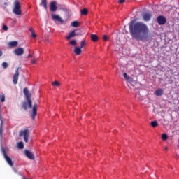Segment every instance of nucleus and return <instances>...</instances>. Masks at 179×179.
<instances>
[{"mask_svg":"<svg viewBox=\"0 0 179 179\" xmlns=\"http://www.w3.org/2000/svg\"><path fill=\"white\" fill-rule=\"evenodd\" d=\"M157 125H159V124H157V121L151 122V126L152 127V128H156Z\"/></svg>","mask_w":179,"mask_h":179,"instance_id":"obj_24","label":"nucleus"},{"mask_svg":"<svg viewBox=\"0 0 179 179\" xmlns=\"http://www.w3.org/2000/svg\"><path fill=\"white\" fill-rule=\"evenodd\" d=\"M3 55V52H2V50H0V57H2Z\"/></svg>","mask_w":179,"mask_h":179,"instance_id":"obj_36","label":"nucleus"},{"mask_svg":"<svg viewBox=\"0 0 179 179\" xmlns=\"http://www.w3.org/2000/svg\"><path fill=\"white\" fill-rule=\"evenodd\" d=\"M19 44V43L16 41H11L8 43L9 47H10L11 48H13V47H17V45Z\"/></svg>","mask_w":179,"mask_h":179,"instance_id":"obj_16","label":"nucleus"},{"mask_svg":"<svg viewBox=\"0 0 179 179\" xmlns=\"http://www.w3.org/2000/svg\"><path fill=\"white\" fill-rule=\"evenodd\" d=\"M3 30H5L6 31V30H8V26L3 25Z\"/></svg>","mask_w":179,"mask_h":179,"instance_id":"obj_33","label":"nucleus"},{"mask_svg":"<svg viewBox=\"0 0 179 179\" xmlns=\"http://www.w3.org/2000/svg\"><path fill=\"white\" fill-rule=\"evenodd\" d=\"M87 45V42H86L85 40L82 41L80 48H83V47H86Z\"/></svg>","mask_w":179,"mask_h":179,"instance_id":"obj_21","label":"nucleus"},{"mask_svg":"<svg viewBox=\"0 0 179 179\" xmlns=\"http://www.w3.org/2000/svg\"><path fill=\"white\" fill-rule=\"evenodd\" d=\"M29 31H31V33H34V29L33 28H30Z\"/></svg>","mask_w":179,"mask_h":179,"instance_id":"obj_35","label":"nucleus"},{"mask_svg":"<svg viewBox=\"0 0 179 179\" xmlns=\"http://www.w3.org/2000/svg\"><path fill=\"white\" fill-rule=\"evenodd\" d=\"M30 57H31V55H28V58H30Z\"/></svg>","mask_w":179,"mask_h":179,"instance_id":"obj_38","label":"nucleus"},{"mask_svg":"<svg viewBox=\"0 0 179 179\" xmlns=\"http://www.w3.org/2000/svg\"><path fill=\"white\" fill-rule=\"evenodd\" d=\"M52 19L55 22H59V23H64V20L59 15L52 14Z\"/></svg>","mask_w":179,"mask_h":179,"instance_id":"obj_9","label":"nucleus"},{"mask_svg":"<svg viewBox=\"0 0 179 179\" xmlns=\"http://www.w3.org/2000/svg\"><path fill=\"white\" fill-rule=\"evenodd\" d=\"M50 12H57V1H51L50 4Z\"/></svg>","mask_w":179,"mask_h":179,"instance_id":"obj_10","label":"nucleus"},{"mask_svg":"<svg viewBox=\"0 0 179 179\" xmlns=\"http://www.w3.org/2000/svg\"><path fill=\"white\" fill-rule=\"evenodd\" d=\"M40 5L44 8L45 10H48V6H47V0H41Z\"/></svg>","mask_w":179,"mask_h":179,"instance_id":"obj_15","label":"nucleus"},{"mask_svg":"<svg viewBox=\"0 0 179 179\" xmlns=\"http://www.w3.org/2000/svg\"><path fill=\"white\" fill-rule=\"evenodd\" d=\"M76 30H73L71 32L69 33V35L66 37V40H71V38H73L76 36Z\"/></svg>","mask_w":179,"mask_h":179,"instance_id":"obj_13","label":"nucleus"},{"mask_svg":"<svg viewBox=\"0 0 179 179\" xmlns=\"http://www.w3.org/2000/svg\"><path fill=\"white\" fill-rule=\"evenodd\" d=\"M20 136L24 137V141L25 143H29V138L30 136V131L29 129H24V130H21L19 134Z\"/></svg>","mask_w":179,"mask_h":179,"instance_id":"obj_3","label":"nucleus"},{"mask_svg":"<svg viewBox=\"0 0 179 179\" xmlns=\"http://www.w3.org/2000/svg\"><path fill=\"white\" fill-rule=\"evenodd\" d=\"M69 44H71V45H77L76 40L73 39L70 41Z\"/></svg>","mask_w":179,"mask_h":179,"instance_id":"obj_25","label":"nucleus"},{"mask_svg":"<svg viewBox=\"0 0 179 179\" xmlns=\"http://www.w3.org/2000/svg\"><path fill=\"white\" fill-rule=\"evenodd\" d=\"M24 153L28 159H30V160H34V154H33L31 152H30L28 150H26L24 151Z\"/></svg>","mask_w":179,"mask_h":179,"instance_id":"obj_12","label":"nucleus"},{"mask_svg":"<svg viewBox=\"0 0 179 179\" xmlns=\"http://www.w3.org/2000/svg\"><path fill=\"white\" fill-rule=\"evenodd\" d=\"M123 76L124 79H126V80H129V76H128V74H127V73H124Z\"/></svg>","mask_w":179,"mask_h":179,"instance_id":"obj_28","label":"nucleus"},{"mask_svg":"<svg viewBox=\"0 0 179 179\" xmlns=\"http://www.w3.org/2000/svg\"><path fill=\"white\" fill-rule=\"evenodd\" d=\"M169 148L167 147H165V150H167Z\"/></svg>","mask_w":179,"mask_h":179,"instance_id":"obj_39","label":"nucleus"},{"mask_svg":"<svg viewBox=\"0 0 179 179\" xmlns=\"http://www.w3.org/2000/svg\"><path fill=\"white\" fill-rule=\"evenodd\" d=\"M31 36L33 37V38H36V37H37V35H36L35 32H32L31 33Z\"/></svg>","mask_w":179,"mask_h":179,"instance_id":"obj_31","label":"nucleus"},{"mask_svg":"<svg viewBox=\"0 0 179 179\" xmlns=\"http://www.w3.org/2000/svg\"><path fill=\"white\" fill-rule=\"evenodd\" d=\"M23 92L27 99V101L22 103V107L25 110H27V107L32 108L31 118L32 120H35L36 115H37V103H34L33 106V102L31 101V94H30L27 87H25Z\"/></svg>","mask_w":179,"mask_h":179,"instance_id":"obj_2","label":"nucleus"},{"mask_svg":"<svg viewBox=\"0 0 179 179\" xmlns=\"http://www.w3.org/2000/svg\"><path fill=\"white\" fill-rule=\"evenodd\" d=\"M15 55H17L20 57V55H23L24 54V49L23 48H17L14 50Z\"/></svg>","mask_w":179,"mask_h":179,"instance_id":"obj_7","label":"nucleus"},{"mask_svg":"<svg viewBox=\"0 0 179 179\" xmlns=\"http://www.w3.org/2000/svg\"><path fill=\"white\" fill-rule=\"evenodd\" d=\"M17 80H19V68L16 69L15 73L13 78V82L14 85H17Z\"/></svg>","mask_w":179,"mask_h":179,"instance_id":"obj_8","label":"nucleus"},{"mask_svg":"<svg viewBox=\"0 0 179 179\" xmlns=\"http://www.w3.org/2000/svg\"><path fill=\"white\" fill-rule=\"evenodd\" d=\"M80 24L78 21H73L71 22V26L72 27H79Z\"/></svg>","mask_w":179,"mask_h":179,"instance_id":"obj_19","label":"nucleus"},{"mask_svg":"<svg viewBox=\"0 0 179 179\" xmlns=\"http://www.w3.org/2000/svg\"><path fill=\"white\" fill-rule=\"evenodd\" d=\"M125 2V0H119V3H124Z\"/></svg>","mask_w":179,"mask_h":179,"instance_id":"obj_34","label":"nucleus"},{"mask_svg":"<svg viewBox=\"0 0 179 179\" xmlns=\"http://www.w3.org/2000/svg\"><path fill=\"white\" fill-rule=\"evenodd\" d=\"M20 2L18 0L14 1V8L13 12L15 15H22V10H20Z\"/></svg>","mask_w":179,"mask_h":179,"instance_id":"obj_4","label":"nucleus"},{"mask_svg":"<svg viewBox=\"0 0 179 179\" xmlns=\"http://www.w3.org/2000/svg\"><path fill=\"white\" fill-rule=\"evenodd\" d=\"M74 53L76 54V55H80L82 54V48L75 47Z\"/></svg>","mask_w":179,"mask_h":179,"instance_id":"obj_14","label":"nucleus"},{"mask_svg":"<svg viewBox=\"0 0 179 179\" xmlns=\"http://www.w3.org/2000/svg\"><path fill=\"white\" fill-rule=\"evenodd\" d=\"M155 96H163V90L159 88L155 92Z\"/></svg>","mask_w":179,"mask_h":179,"instance_id":"obj_17","label":"nucleus"},{"mask_svg":"<svg viewBox=\"0 0 179 179\" xmlns=\"http://www.w3.org/2000/svg\"><path fill=\"white\" fill-rule=\"evenodd\" d=\"M157 23L160 25V26H163V24H166L167 20L166 19V17L163 15H159L157 17Z\"/></svg>","mask_w":179,"mask_h":179,"instance_id":"obj_6","label":"nucleus"},{"mask_svg":"<svg viewBox=\"0 0 179 179\" xmlns=\"http://www.w3.org/2000/svg\"><path fill=\"white\" fill-rule=\"evenodd\" d=\"M80 13L83 16H86L89 13V11L87 10V9L83 8V10H81Z\"/></svg>","mask_w":179,"mask_h":179,"instance_id":"obj_20","label":"nucleus"},{"mask_svg":"<svg viewBox=\"0 0 179 179\" xmlns=\"http://www.w3.org/2000/svg\"><path fill=\"white\" fill-rule=\"evenodd\" d=\"M134 23L135 21L132 20L129 24V31L132 38L140 41L146 40L148 38V34H149L148 25L142 22Z\"/></svg>","mask_w":179,"mask_h":179,"instance_id":"obj_1","label":"nucleus"},{"mask_svg":"<svg viewBox=\"0 0 179 179\" xmlns=\"http://www.w3.org/2000/svg\"><path fill=\"white\" fill-rule=\"evenodd\" d=\"M152 17V14L150 13H145L143 14V19L144 22H149Z\"/></svg>","mask_w":179,"mask_h":179,"instance_id":"obj_11","label":"nucleus"},{"mask_svg":"<svg viewBox=\"0 0 179 179\" xmlns=\"http://www.w3.org/2000/svg\"><path fill=\"white\" fill-rule=\"evenodd\" d=\"M0 135H2V127H0Z\"/></svg>","mask_w":179,"mask_h":179,"instance_id":"obj_37","label":"nucleus"},{"mask_svg":"<svg viewBox=\"0 0 179 179\" xmlns=\"http://www.w3.org/2000/svg\"><path fill=\"white\" fill-rule=\"evenodd\" d=\"M17 148H18V149H24V145L23 144V142H19L17 143Z\"/></svg>","mask_w":179,"mask_h":179,"instance_id":"obj_22","label":"nucleus"},{"mask_svg":"<svg viewBox=\"0 0 179 179\" xmlns=\"http://www.w3.org/2000/svg\"><path fill=\"white\" fill-rule=\"evenodd\" d=\"M2 66L4 69H6V68H8V63L4 62L2 63Z\"/></svg>","mask_w":179,"mask_h":179,"instance_id":"obj_29","label":"nucleus"},{"mask_svg":"<svg viewBox=\"0 0 179 179\" xmlns=\"http://www.w3.org/2000/svg\"><path fill=\"white\" fill-rule=\"evenodd\" d=\"M52 86H57V87H59V86H60L61 85L59 84V82L58 81H55L52 83Z\"/></svg>","mask_w":179,"mask_h":179,"instance_id":"obj_26","label":"nucleus"},{"mask_svg":"<svg viewBox=\"0 0 179 179\" xmlns=\"http://www.w3.org/2000/svg\"><path fill=\"white\" fill-rule=\"evenodd\" d=\"M37 62V58H34L32 61H31V64H36Z\"/></svg>","mask_w":179,"mask_h":179,"instance_id":"obj_32","label":"nucleus"},{"mask_svg":"<svg viewBox=\"0 0 179 179\" xmlns=\"http://www.w3.org/2000/svg\"><path fill=\"white\" fill-rule=\"evenodd\" d=\"M0 99H1V103H4V101H5V95L4 94H1L0 95Z\"/></svg>","mask_w":179,"mask_h":179,"instance_id":"obj_27","label":"nucleus"},{"mask_svg":"<svg viewBox=\"0 0 179 179\" xmlns=\"http://www.w3.org/2000/svg\"><path fill=\"white\" fill-rule=\"evenodd\" d=\"M91 40L94 43H96V41H99V36H97V35H96V34H92L91 35Z\"/></svg>","mask_w":179,"mask_h":179,"instance_id":"obj_18","label":"nucleus"},{"mask_svg":"<svg viewBox=\"0 0 179 179\" xmlns=\"http://www.w3.org/2000/svg\"><path fill=\"white\" fill-rule=\"evenodd\" d=\"M2 153H3V157L6 160V162L8 163V164H9V166H10V167H13V162H12V159H10V157L9 156H8V155H6V150L3 148Z\"/></svg>","mask_w":179,"mask_h":179,"instance_id":"obj_5","label":"nucleus"},{"mask_svg":"<svg viewBox=\"0 0 179 179\" xmlns=\"http://www.w3.org/2000/svg\"><path fill=\"white\" fill-rule=\"evenodd\" d=\"M103 41H107L108 40V36H107V35H103Z\"/></svg>","mask_w":179,"mask_h":179,"instance_id":"obj_30","label":"nucleus"},{"mask_svg":"<svg viewBox=\"0 0 179 179\" xmlns=\"http://www.w3.org/2000/svg\"><path fill=\"white\" fill-rule=\"evenodd\" d=\"M162 141H167V139H169V136H167L166 134H162Z\"/></svg>","mask_w":179,"mask_h":179,"instance_id":"obj_23","label":"nucleus"}]
</instances>
